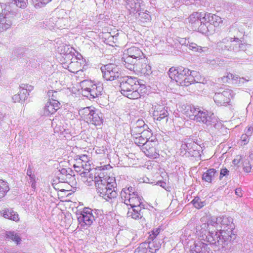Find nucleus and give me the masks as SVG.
Listing matches in <instances>:
<instances>
[{"mask_svg": "<svg viewBox=\"0 0 253 253\" xmlns=\"http://www.w3.org/2000/svg\"><path fill=\"white\" fill-rule=\"evenodd\" d=\"M249 135L247 134H243L242 135L241 138L243 141H244V144L247 143L249 141Z\"/></svg>", "mask_w": 253, "mask_h": 253, "instance_id": "680f3d73", "label": "nucleus"}, {"mask_svg": "<svg viewBox=\"0 0 253 253\" xmlns=\"http://www.w3.org/2000/svg\"><path fill=\"white\" fill-rule=\"evenodd\" d=\"M145 129H149L147 127H138L137 126H132L131 128V134L132 136L139 135L142 134L143 131L145 130Z\"/></svg>", "mask_w": 253, "mask_h": 253, "instance_id": "e433bc0d", "label": "nucleus"}, {"mask_svg": "<svg viewBox=\"0 0 253 253\" xmlns=\"http://www.w3.org/2000/svg\"><path fill=\"white\" fill-rule=\"evenodd\" d=\"M233 97V91L229 88H220L213 97L215 103L218 105H226Z\"/></svg>", "mask_w": 253, "mask_h": 253, "instance_id": "9d476101", "label": "nucleus"}, {"mask_svg": "<svg viewBox=\"0 0 253 253\" xmlns=\"http://www.w3.org/2000/svg\"><path fill=\"white\" fill-rule=\"evenodd\" d=\"M229 171L225 168L221 169L220 170L219 179L221 180L223 177L227 178L229 175Z\"/></svg>", "mask_w": 253, "mask_h": 253, "instance_id": "3c124183", "label": "nucleus"}, {"mask_svg": "<svg viewBox=\"0 0 253 253\" xmlns=\"http://www.w3.org/2000/svg\"><path fill=\"white\" fill-rule=\"evenodd\" d=\"M42 2L40 3V6H44L47 3L49 2V0H41Z\"/></svg>", "mask_w": 253, "mask_h": 253, "instance_id": "338daca9", "label": "nucleus"}, {"mask_svg": "<svg viewBox=\"0 0 253 253\" xmlns=\"http://www.w3.org/2000/svg\"><path fill=\"white\" fill-rule=\"evenodd\" d=\"M198 114L194 121L200 123H203L207 126L214 125L217 122V118L213 113L209 112L207 111H202L200 109L198 111Z\"/></svg>", "mask_w": 253, "mask_h": 253, "instance_id": "f8f14e48", "label": "nucleus"}, {"mask_svg": "<svg viewBox=\"0 0 253 253\" xmlns=\"http://www.w3.org/2000/svg\"><path fill=\"white\" fill-rule=\"evenodd\" d=\"M153 142L151 141H149L147 140L146 141V143L144 144V145H142V150H145V149L149 148V147H151V146H153L152 143Z\"/></svg>", "mask_w": 253, "mask_h": 253, "instance_id": "bf43d9fd", "label": "nucleus"}, {"mask_svg": "<svg viewBox=\"0 0 253 253\" xmlns=\"http://www.w3.org/2000/svg\"><path fill=\"white\" fill-rule=\"evenodd\" d=\"M133 126H137L138 127H144L148 128V126L145 124L144 121L142 119H138L133 125Z\"/></svg>", "mask_w": 253, "mask_h": 253, "instance_id": "6e6d98bb", "label": "nucleus"}, {"mask_svg": "<svg viewBox=\"0 0 253 253\" xmlns=\"http://www.w3.org/2000/svg\"><path fill=\"white\" fill-rule=\"evenodd\" d=\"M218 175V172L214 169H210L204 173L202 179L206 182H211L214 177L217 176Z\"/></svg>", "mask_w": 253, "mask_h": 253, "instance_id": "a878e982", "label": "nucleus"}, {"mask_svg": "<svg viewBox=\"0 0 253 253\" xmlns=\"http://www.w3.org/2000/svg\"><path fill=\"white\" fill-rule=\"evenodd\" d=\"M181 149L185 150L186 152H188L193 157H197V156L199 154V152L198 151L194 150V152H192L191 148L189 149L188 146V144L186 143L182 144Z\"/></svg>", "mask_w": 253, "mask_h": 253, "instance_id": "de8ad7c7", "label": "nucleus"}, {"mask_svg": "<svg viewBox=\"0 0 253 253\" xmlns=\"http://www.w3.org/2000/svg\"><path fill=\"white\" fill-rule=\"evenodd\" d=\"M131 209H129L127 213V217H130L134 219H141L143 217L142 211V208H140L137 206L136 208H131Z\"/></svg>", "mask_w": 253, "mask_h": 253, "instance_id": "b1692460", "label": "nucleus"}, {"mask_svg": "<svg viewBox=\"0 0 253 253\" xmlns=\"http://www.w3.org/2000/svg\"><path fill=\"white\" fill-rule=\"evenodd\" d=\"M82 164H87V168H90V162L86 155H79Z\"/></svg>", "mask_w": 253, "mask_h": 253, "instance_id": "8fccbe9b", "label": "nucleus"}, {"mask_svg": "<svg viewBox=\"0 0 253 253\" xmlns=\"http://www.w3.org/2000/svg\"><path fill=\"white\" fill-rule=\"evenodd\" d=\"M5 118H6L5 114H3L1 112H0V125H1V122L4 121Z\"/></svg>", "mask_w": 253, "mask_h": 253, "instance_id": "69168bd1", "label": "nucleus"}, {"mask_svg": "<svg viewBox=\"0 0 253 253\" xmlns=\"http://www.w3.org/2000/svg\"><path fill=\"white\" fill-rule=\"evenodd\" d=\"M190 252L191 253H212L208 245L200 241L194 244V247L190 249Z\"/></svg>", "mask_w": 253, "mask_h": 253, "instance_id": "aec40b11", "label": "nucleus"}, {"mask_svg": "<svg viewBox=\"0 0 253 253\" xmlns=\"http://www.w3.org/2000/svg\"><path fill=\"white\" fill-rule=\"evenodd\" d=\"M203 20L206 21V24L209 26V29L210 28L211 25L218 27L222 23V20L220 17L209 13H204V19Z\"/></svg>", "mask_w": 253, "mask_h": 253, "instance_id": "a211bd4d", "label": "nucleus"}, {"mask_svg": "<svg viewBox=\"0 0 253 253\" xmlns=\"http://www.w3.org/2000/svg\"><path fill=\"white\" fill-rule=\"evenodd\" d=\"M144 57L142 51L138 47L131 46L125 50L122 58L123 64L126 68L128 63L135 64L138 59Z\"/></svg>", "mask_w": 253, "mask_h": 253, "instance_id": "6e6552de", "label": "nucleus"}, {"mask_svg": "<svg viewBox=\"0 0 253 253\" xmlns=\"http://www.w3.org/2000/svg\"><path fill=\"white\" fill-rule=\"evenodd\" d=\"M243 167L244 171L246 172H249L251 169V165L248 161H245L243 162Z\"/></svg>", "mask_w": 253, "mask_h": 253, "instance_id": "5fc2aeb1", "label": "nucleus"}, {"mask_svg": "<svg viewBox=\"0 0 253 253\" xmlns=\"http://www.w3.org/2000/svg\"><path fill=\"white\" fill-rule=\"evenodd\" d=\"M204 13L194 12L189 17V22L191 24L192 29L198 31L202 33H206L209 30V26L203 20Z\"/></svg>", "mask_w": 253, "mask_h": 253, "instance_id": "423d86ee", "label": "nucleus"}, {"mask_svg": "<svg viewBox=\"0 0 253 253\" xmlns=\"http://www.w3.org/2000/svg\"><path fill=\"white\" fill-rule=\"evenodd\" d=\"M75 60H77L76 58H75L73 61H72L70 64H69L68 68H74V67L76 68V69L72 70L69 69V70L72 73H76L77 74L80 75L81 73L83 72V70L81 68V61H83V60H79V61H75Z\"/></svg>", "mask_w": 253, "mask_h": 253, "instance_id": "bb28decb", "label": "nucleus"}, {"mask_svg": "<svg viewBox=\"0 0 253 253\" xmlns=\"http://www.w3.org/2000/svg\"><path fill=\"white\" fill-rule=\"evenodd\" d=\"M125 5L130 14L135 15L140 11L145 10L146 8L145 3L142 0H126Z\"/></svg>", "mask_w": 253, "mask_h": 253, "instance_id": "ddd939ff", "label": "nucleus"}, {"mask_svg": "<svg viewBox=\"0 0 253 253\" xmlns=\"http://www.w3.org/2000/svg\"><path fill=\"white\" fill-rule=\"evenodd\" d=\"M197 73L182 66L171 67L169 71V77L181 86H188L195 82L194 76Z\"/></svg>", "mask_w": 253, "mask_h": 253, "instance_id": "7ed1b4c3", "label": "nucleus"}, {"mask_svg": "<svg viewBox=\"0 0 253 253\" xmlns=\"http://www.w3.org/2000/svg\"><path fill=\"white\" fill-rule=\"evenodd\" d=\"M137 82L136 78L123 76L119 80L121 93L131 99L139 98L141 95L138 91Z\"/></svg>", "mask_w": 253, "mask_h": 253, "instance_id": "20e7f679", "label": "nucleus"}, {"mask_svg": "<svg viewBox=\"0 0 253 253\" xmlns=\"http://www.w3.org/2000/svg\"><path fill=\"white\" fill-rule=\"evenodd\" d=\"M226 78L231 80L232 84H236L239 85H241L245 82H247L250 81L249 77H248V79L246 78H241L238 75H233L231 73L228 74Z\"/></svg>", "mask_w": 253, "mask_h": 253, "instance_id": "393cba45", "label": "nucleus"}, {"mask_svg": "<svg viewBox=\"0 0 253 253\" xmlns=\"http://www.w3.org/2000/svg\"><path fill=\"white\" fill-rule=\"evenodd\" d=\"M193 206L197 209H199L203 207L205 205L204 202H202L201 199L198 197H195L191 202Z\"/></svg>", "mask_w": 253, "mask_h": 253, "instance_id": "79ce46f5", "label": "nucleus"}, {"mask_svg": "<svg viewBox=\"0 0 253 253\" xmlns=\"http://www.w3.org/2000/svg\"><path fill=\"white\" fill-rule=\"evenodd\" d=\"M103 77L106 81L119 80L123 77L120 68L116 65L109 64L101 67Z\"/></svg>", "mask_w": 253, "mask_h": 253, "instance_id": "1a4fd4ad", "label": "nucleus"}, {"mask_svg": "<svg viewBox=\"0 0 253 253\" xmlns=\"http://www.w3.org/2000/svg\"><path fill=\"white\" fill-rule=\"evenodd\" d=\"M142 81H139L138 80L137 82V84H138V88H139V93H145L146 91V85L143 84L142 83Z\"/></svg>", "mask_w": 253, "mask_h": 253, "instance_id": "603ef678", "label": "nucleus"}, {"mask_svg": "<svg viewBox=\"0 0 253 253\" xmlns=\"http://www.w3.org/2000/svg\"><path fill=\"white\" fill-rule=\"evenodd\" d=\"M91 81L89 80H84L81 82V85L82 86V94L84 95V91L87 90L88 88L91 87L92 84H94Z\"/></svg>", "mask_w": 253, "mask_h": 253, "instance_id": "4c0bfd02", "label": "nucleus"}, {"mask_svg": "<svg viewBox=\"0 0 253 253\" xmlns=\"http://www.w3.org/2000/svg\"><path fill=\"white\" fill-rule=\"evenodd\" d=\"M124 203L126 205H129L131 208H134L139 206L140 208H143L144 209V205L141 202V198L138 194H131L128 196V198L124 199Z\"/></svg>", "mask_w": 253, "mask_h": 253, "instance_id": "f3484780", "label": "nucleus"}, {"mask_svg": "<svg viewBox=\"0 0 253 253\" xmlns=\"http://www.w3.org/2000/svg\"><path fill=\"white\" fill-rule=\"evenodd\" d=\"M9 190L7 183L2 180H0V198H2Z\"/></svg>", "mask_w": 253, "mask_h": 253, "instance_id": "c9c22d12", "label": "nucleus"}, {"mask_svg": "<svg viewBox=\"0 0 253 253\" xmlns=\"http://www.w3.org/2000/svg\"><path fill=\"white\" fill-rule=\"evenodd\" d=\"M163 238V237H162ZM151 241L147 243V248L151 253H155L161 246L163 238L162 239H150Z\"/></svg>", "mask_w": 253, "mask_h": 253, "instance_id": "5701e85b", "label": "nucleus"}, {"mask_svg": "<svg viewBox=\"0 0 253 253\" xmlns=\"http://www.w3.org/2000/svg\"><path fill=\"white\" fill-rule=\"evenodd\" d=\"M3 216L4 218L17 221L19 220L18 213L12 209H6L4 210Z\"/></svg>", "mask_w": 253, "mask_h": 253, "instance_id": "c85d7f7f", "label": "nucleus"}, {"mask_svg": "<svg viewBox=\"0 0 253 253\" xmlns=\"http://www.w3.org/2000/svg\"><path fill=\"white\" fill-rule=\"evenodd\" d=\"M242 190L241 188H236L235 190V194L237 196L241 197L242 196Z\"/></svg>", "mask_w": 253, "mask_h": 253, "instance_id": "0e129e2a", "label": "nucleus"}, {"mask_svg": "<svg viewBox=\"0 0 253 253\" xmlns=\"http://www.w3.org/2000/svg\"><path fill=\"white\" fill-rule=\"evenodd\" d=\"M235 225L231 217L223 216L212 218L207 223L197 226V231L206 235L207 242L214 251L226 253L237 243V235L234 231Z\"/></svg>", "mask_w": 253, "mask_h": 253, "instance_id": "f257e3e1", "label": "nucleus"}, {"mask_svg": "<svg viewBox=\"0 0 253 253\" xmlns=\"http://www.w3.org/2000/svg\"><path fill=\"white\" fill-rule=\"evenodd\" d=\"M103 93V84L101 83H97L92 84V86L88 88L87 90H84V96L91 100L99 97Z\"/></svg>", "mask_w": 253, "mask_h": 253, "instance_id": "2eb2a0df", "label": "nucleus"}, {"mask_svg": "<svg viewBox=\"0 0 253 253\" xmlns=\"http://www.w3.org/2000/svg\"><path fill=\"white\" fill-rule=\"evenodd\" d=\"M33 3L34 4V6L36 8H41L43 6H40L41 5L40 3L42 2L41 0H32Z\"/></svg>", "mask_w": 253, "mask_h": 253, "instance_id": "052dcab7", "label": "nucleus"}, {"mask_svg": "<svg viewBox=\"0 0 253 253\" xmlns=\"http://www.w3.org/2000/svg\"><path fill=\"white\" fill-rule=\"evenodd\" d=\"M133 136V140L135 144L138 146H141L146 143V140L141 135H135Z\"/></svg>", "mask_w": 253, "mask_h": 253, "instance_id": "a19ab883", "label": "nucleus"}, {"mask_svg": "<svg viewBox=\"0 0 253 253\" xmlns=\"http://www.w3.org/2000/svg\"><path fill=\"white\" fill-rule=\"evenodd\" d=\"M76 214L79 223L83 227L91 225L93 221L95 220V217L92 213V211L88 208H84L83 211L79 213H77Z\"/></svg>", "mask_w": 253, "mask_h": 253, "instance_id": "9b49d317", "label": "nucleus"}, {"mask_svg": "<svg viewBox=\"0 0 253 253\" xmlns=\"http://www.w3.org/2000/svg\"><path fill=\"white\" fill-rule=\"evenodd\" d=\"M253 130V127L250 126L248 128L247 131H246V134H248L249 136H251L252 133V130Z\"/></svg>", "mask_w": 253, "mask_h": 253, "instance_id": "774afa93", "label": "nucleus"}, {"mask_svg": "<svg viewBox=\"0 0 253 253\" xmlns=\"http://www.w3.org/2000/svg\"><path fill=\"white\" fill-rule=\"evenodd\" d=\"M153 115L154 119L157 121H160L165 118H166L167 121L169 114L168 111L165 109L163 105L157 104L154 106Z\"/></svg>", "mask_w": 253, "mask_h": 253, "instance_id": "6ab92c4d", "label": "nucleus"}, {"mask_svg": "<svg viewBox=\"0 0 253 253\" xmlns=\"http://www.w3.org/2000/svg\"><path fill=\"white\" fill-rule=\"evenodd\" d=\"M152 134L151 129L149 128V129H145V130L143 131L141 135L144 138V139L147 140L150 138Z\"/></svg>", "mask_w": 253, "mask_h": 253, "instance_id": "864d4df0", "label": "nucleus"}, {"mask_svg": "<svg viewBox=\"0 0 253 253\" xmlns=\"http://www.w3.org/2000/svg\"><path fill=\"white\" fill-rule=\"evenodd\" d=\"M95 110L91 108L90 107L84 108L82 111L81 113L83 116L84 119L86 122L88 120V117H89L90 115L92 114V112Z\"/></svg>", "mask_w": 253, "mask_h": 253, "instance_id": "58836bf2", "label": "nucleus"}, {"mask_svg": "<svg viewBox=\"0 0 253 253\" xmlns=\"http://www.w3.org/2000/svg\"><path fill=\"white\" fill-rule=\"evenodd\" d=\"M161 229L160 228H156V229L153 230L152 232V234H150L149 237V239H156L159 240L161 239L160 236L159 235V233Z\"/></svg>", "mask_w": 253, "mask_h": 253, "instance_id": "49530a36", "label": "nucleus"}, {"mask_svg": "<svg viewBox=\"0 0 253 253\" xmlns=\"http://www.w3.org/2000/svg\"><path fill=\"white\" fill-rule=\"evenodd\" d=\"M180 44L181 45H188V43H189V41H187L186 39L184 38H181L180 39V41H179Z\"/></svg>", "mask_w": 253, "mask_h": 253, "instance_id": "e2e57ef3", "label": "nucleus"}, {"mask_svg": "<svg viewBox=\"0 0 253 253\" xmlns=\"http://www.w3.org/2000/svg\"><path fill=\"white\" fill-rule=\"evenodd\" d=\"M126 68L133 71L137 75H149L152 73L151 67L148 63L147 58L145 56L140 58L135 64L129 63Z\"/></svg>", "mask_w": 253, "mask_h": 253, "instance_id": "0eeeda50", "label": "nucleus"}, {"mask_svg": "<svg viewBox=\"0 0 253 253\" xmlns=\"http://www.w3.org/2000/svg\"><path fill=\"white\" fill-rule=\"evenodd\" d=\"M138 194L137 192L135 191L133 187L129 186L128 188H124L121 192V197L122 200L127 198L128 196L131 194Z\"/></svg>", "mask_w": 253, "mask_h": 253, "instance_id": "473e14b6", "label": "nucleus"}, {"mask_svg": "<svg viewBox=\"0 0 253 253\" xmlns=\"http://www.w3.org/2000/svg\"><path fill=\"white\" fill-rule=\"evenodd\" d=\"M59 173L58 174V179L60 180H61L62 176L64 177L69 172H73V170L70 168H61L59 169Z\"/></svg>", "mask_w": 253, "mask_h": 253, "instance_id": "c03bdc74", "label": "nucleus"}, {"mask_svg": "<svg viewBox=\"0 0 253 253\" xmlns=\"http://www.w3.org/2000/svg\"><path fill=\"white\" fill-rule=\"evenodd\" d=\"M20 90L18 93L15 94L12 97V99L15 102L24 101L29 95V93H27V91L24 90L22 88H21L20 86Z\"/></svg>", "mask_w": 253, "mask_h": 253, "instance_id": "7c9ffc66", "label": "nucleus"}, {"mask_svg": "<svg viewBox=\"0 0 253 253\" xmlns=\"http://www.w3.org/2000/svg\"><path fill=\"white\" fill-rule=\"evenodd\" d=\"M59 101L48 102L45 106V110L46 112H48L49 114H52L59 108Z\"/></svg>", "mask_w": 253, "mask_h": 253, "instance_id": "c756f323", "label": "nucleus"}, {"mask_svg": "<svg viewBox=\"0 0 253 253\" xmlns=\"http://www.w3.org/2000/svg\"><path fill=\"white\" fill-rule=\"evenodd\" d=\"M135 17L137 18L139 21L142 23H145L150 21L151 19V17L150 12L145 8V10L140 11L138 12Z\"/></svg>", "mask_w": 253, "mask_h": 253, "instance_id": "cd10ccee", "label": "nucleus"}, {"mask_svg": "<svg viewBox=\"0 0 253 253\" xmlns=\"http://www.w3.org/2000/svg\"><path fill=\"white\" fill-rule=\"evenodd\" d=\"M21 88H22L24 90L27 91V93H29V92H30L33 90V87L32 85H29L28 84H22L20 85Z\"/></svg>", "mask_w": 253, "mask_h": 253, "instance_id": "4d7b16f0", "label": "nucleus"}, {"mask_svg": "<svg viewBox=\"0 0 253 253\" xmlns=\"http://www.w3.org/2000/svg\"><path fill=\"white\" fill-rule=\"evenodd\" d=\"M146 246V242L142 243L140 244L139 246L135 249V253H146L148 249Z\"/></svg>", "mask_w": 253, "mask_h": 253, "instance_id": "a18cd8bd", "label": "nucleus"}, {"mask_svg": "<svg viewBox=\"0 0 253 253\" xmlns=\"http://www.w3.org/2000/svg\"><path fill=\"white\" fill-rule=\"evenodd\" d=\"M88 171H83L81 175L82 177H88L87 181H94L97 193L106 201L113 203L118 196L115 179L110 177L106 179L104 178L103 174L90 173Z\"/></svg>", "mask_w": 253, "mask_h": 253, "instance_id": "f03ea898", "label": "nucleus"}, {"mask_svg": "<svg viewBox=\"0 0 253 253\" xmlns=\"http://www.w3.org/2000/svg\"><path fill=\"white\" fill-rule=\"evenodd\" d=\"M15 16L11 12L5 11L4 7L0 13V32L9 29L12 24V19Z\"/></svg>", "mask_w": 253, "mask_h": 253, "instance_id": "4468645a", "label": "nucleus"}, {"mask_svg": "<svg viewBox=\"0 0 253 253\" xmlns=\"http://www.w3.org/2000/svg\"><path fill=\"white\" fill-rule=\"evenodd\" d=\"M189 48L190 49L194 51L198 52L199 53L205 52L208 49L207 47H202L201 46H199L196 43L194 42H191L189 44Z\"/></svg>", "mask_w": 253, "mask_h": 253, "instance_id": "72a5a7b5", "label": "nucleus"}, {"mask_svg": "<svg viewBox=\"0 0 253 253\" xmlns=\"http://www.w3.org/2000/svg\"><path fill=\"white\" fill-rule=\"evenodd\" d=\"M47 95L49 100L54 102L58 101L59 98V93L57 91H53L52 90H49L47 92Z\"/></svg>", "mask_w": 253, "mask_h": 253, "instance_id": "ea45409f", "label": "nucleus"}, {"mask_svg": "<svg viewBox=\"0 0 253 253\" xmlns=\"http://www.w3.org/2000/svg\"><path fill=\"white\" fill-rule=\"evenodd\" d=\"M73 173L74 171H73V172H69L64 177L62 176V177H61V180H60V181H61V182L66 183L70 182L72 179H75V178L73 177L74 175H73Z\"/></svg>", "mask_w": 253, "mask_h": 253, "instance_id": "09e8293b", "label": "nucleus"}, {"mask_svg": "<svg viewBox=\"0 0 253 253\" xmlns=\"http://www.w3.org/2000/svg\"><path fill=\"white\" fill-rule=\"evenodd\" d=\"M218 46L222 50L235 52L246 50V45L243 43L238 38H225L218 42Z\"/></svg>", "mask_w": 253, "mask_h": 253, "instance_id": "39448f33", "label": "nucleus"}, {"mask_svg": "<svg viewBox=\"0 0 253 253\" xmlns=\"http://www.w3.org/2000/svg\"><path fill=\"white\" fill-rule=\"evenodd\" d=\"M5 237L6 239L11 240L13 241L17 245H18L20 243V237L14 231H6L5 233Z\"/></svg>", "mask_w": 253, "mask_h": 253, "instance_id": "2f4dec72", "label": "nucleus"}, {"mask_svg": "<svg viewBox=\"0 0 253 253\" xmlns=\"http://www.w3.org/2000/svg\"><path fill=\"white\" fill-rule=\"evenodd\" d=\"M199 109L191 105H184L182 106V112L190 120H195L196 116L198 114Z\"/></svg>", "mask_w": 253, "mask_h": 253, "instance_id": "412c9836", "label": "nucleus"}, {"mask_svg": "<svg viewBox=\"0 0 253 253\" xmlns=\"http://www.w3.org/2000/svg\"><path fill=\"white\" fill-rule=\"evenodd\" d=\"M28 0H10L4 5L5 11L11 12L14 16H16L17 13L15 11L16 8L19 7L25 8L27 7Z\"/></svg>", "mask_w": 253, "mask_h": 253, "instance_id": "dca6fc26", "label": "nucleus"}, {"mask_svg": "<svg viewBox=\"0 0 253 253\" xmlns=\"http://www.w3.org/2000/svg\"><path fill=\"white\" fill-rule=\"evenodd\" d=\"M145 155L149 157H156V152L155 149L154 147V146H151V147H149V148L145 149V150H142Z\"/></svg>", "mask_w": 253, "mask_h": 253, "instance_id": "37998d69", "label": "nucleus"}, {"mask_svg": "<svg viewBox=\"0 0 253 253\" xmlns=\"http://www.w3.org/2000/svg\"><path fill=\"white\" fill-rule=\"evenodd\" d=\"M86 122L94 126H100L103 123V115L99 111L95 110L91 114Z\"/></svg>", "mask_w": 253, "mask_h": 253, "instance_id": "4be33fe9", "label": "nucleus"}, {"mask_svg": "<svg viewBox=\"0 0 253 253\" xmlns=\"http://www.w3.org/2000/svg\"><path fill=\"white\" fill-rule=\"evenodd\" d=\"M74 160L76 161V164H74V167L75 168H82L84 170H90L91 169L90 168H87V164H82L81 160L79 156V155H76L74 157Z\"/></svg>", "mask_w": 253, "mask_h": 253, "instance_id": "f704fd0d", "label": "nucleus"}, {"mask_svg": "<svg viewBox=\"0 0 253 253\" xmlns=\"http://www.w3.org/2000/svg\"><path fill=\"white\" fill-rule=\"evenodd\" d=\"M60 53L63 54H67L71 52V51H69L70 49V47L69 46H61Z\"/></svg>", "mask_w": 253, "mask_h": 253, "instance_id": "13d9d810", "label": "nucleus"}]
</instances>
